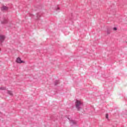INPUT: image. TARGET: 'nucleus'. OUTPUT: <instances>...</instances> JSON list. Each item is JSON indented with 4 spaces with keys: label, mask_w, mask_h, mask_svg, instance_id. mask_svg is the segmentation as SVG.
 <instances>
[{
    "label": "nucleus",
    "mask_w": 127,
    "mask_h": 127,
    "mask_svg": "<svg viewBox=\"0 0 127 127\" xmlns=\"http://www.w3.org/2000/svg\"><path fill=\"white\" fill-rule=\"evenodd\" d=\"M8 94L10 95V96H12V92L10 91H8Z\"/></svg>",
    "instance_id": "423d86ee"
},
{
    "label": "nucleus",
    "mask_w": 127,
    "mask_h": 127,
    "mask_svg": "<svg viewBox=\"0 0 127 127\" xmlns=\"http://www.w3.org/2000/svg\"><path fill=\"white\" fill-rule=\"evenodd\" d=\"M1 10H7V9H8V8L7 7H6V6H3L1 8Z\"/></svg>",
    "instance_id": "20e7f679"
},
{
    "label": "nucleus",
    "mask_w": 127,
    "mask_h": 127,
    "mask_svg": "<svg viewBox=\"0 0 127 127\" xmlns=\"http://www.w3.org/2000/svg\"><path fill=\"white\" fill-rule=\"evenodd\" d=\"M6 88L4 87H0V90H6Z\"/></svg>",
    "instance_id": "0eeeda50"
},
{
    "label": "nucleus",
    "mask_w": 127,
    "mask_h": 127,
    "mask_svg": "<svg viewBox=\"0 0 127 127\" xmlns=\"http://www.w3.org/2000/svg\"><path fill=\"white\" fill-rule=\"evenodd\" d=\"M114 30L116 31L117 30V28L115 27L113 28Z\"/></svg>",
    "instance_id": "9d476101"
},
{
    "label": "nucleus",
    "mask_w": 127,
    "mask_h": 127,
    "mask_svg": "<svg viewBox=\"0 0 127 127\" xmlns=\"http://www.w3.org/2000/svg\"><path fill=\"white\" fill-rule=\"evenodd\" d=\"M5 39V36L4 35H0V42L2 43Z\"/></svg>",
    "instance_id": "7ed1b4c3"
},
{
    "label": "nucleus",
    "mask_w": 127,
    "mask_h": 127,
    "mask_svg": "<svg viewBox=\"0 0 127 127\" xmlns=\"http://www.w3.org/2000/svg\"><path fill=\"white\" fill-rule=\"evenodd\" d=\"M82 105V102L79 100H76L75 102V107L77 111H80V106Z\"/></svg>",
    "instance_id": "f257e3e1"
},
{
    "label": "nucleus",
    "mask_w": 127,
    "mask_h": 127,
    "mask_svg": "<svg viewBox=\"0 0 127 127\" xmlns=\"http://www.w3.org/2000/svg\"><path fill=\"white\" fill-rule=\"evenodd\" d=\"M16 63H18L19 64H21V63H24V62L23 61L21 60V59L20 58L18 57L16 60Z\"/></svg>",
    "instance_id": "f03ea898"
},
{
    "label": "nucleus",
    "mask_w": 127,
    "mask_h": 127,
    "mask_svg": "<svg viewBox=\"0 0 127 127\" xmlns=\"http://www.w3.org/2000/svg\"><path fill=\"white\" fill-rule=\"evenodd\" d=\"M1 23H7V20L4 19V20L1 21Z\"/></svg>",
    "instance_id": "39448f33"
},
{
    "label": "nucleus",
    "mask_w": 127,
    "mask_h": 127,
    "mask_svg": "<svg viewBox=\"0 0 127 127\" xmlns=\"http://www.w3.org/2000/svg\"><path fill=\"white\" fill-rule=\"evenodd\" d=\"M106 119H109V115L106 114Z\"/></svg>",
    "instance_id": "1a4fd4ad"
},
{
    "label": "nucleus",
    "mask_w": 127,
    "mask_h": 127,
    "mask_svg": "<svg viewBox=\"0 0 127 127\" xmlns=\"http://www.w3.org/2000/svg\"><path fill=\"white\" fill-rule=\"evenodd\" d=\"M76 123V122H75V121H72L71 122V124H73V125H75Z\"/></svg>",
    "instance_id": "6e6552de"
}]
</instances>
